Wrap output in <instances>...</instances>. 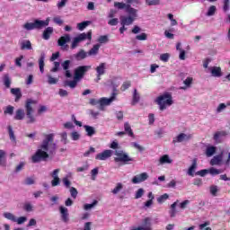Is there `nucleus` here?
<instances>
[{
	"label": "nucleus",
	"instance_id": "2eb2a0df",
	"mask_svg": "<svg viewBox=\"0 0 230 230\" xmlns=\"http://www.w3.org/2000/svg\"><path fill=\"white\" fill-rule=\"evenodd\" d=\"M71 66V60H65L63 63H61V67L65 71V76L66 78H71L73 75H71V70H69V67Z\"/></svg>",
	"mask_w": 230,
	"mask_h": 230
},
{
	"label": "nucleus",
	"instance_id": "9b49d317",
	"mask_svg": "<svg viewBox=\"0 0 230 230\" xmlns=\"http://www.w3.org/2000/svg\"><path fill=\"white\" fill-rule=\"evenodd\" d=\"M60 173V169H55L51 173L50 177H52L51 186L55 188L56 186L60 185V177L58 174Z\"/></svg>",
	"mask_w": 230,
	"mask_h": 230
},
{
	"label": "nucleus",
	"instance_id": "dca6fc26",
	"mask_svg": "<svg viewBox=\"0 0 230 230\" xmlns=\"http://www.w3.org/2000/svg\"><path fill=\"white\" fill-rule=\"evenodd\" d=\"M59 213L61 215V219L65 224H67L69 222V210H67V208L66 207H59Z\"/></svg>",
	"mask_w": 230,
	"mask_h": 230
},
{
	"label": "nucleus",
	"instance_id": "5fc2aeb1",
	"mask_svg": "<svg viewBox=\"0 0 230 230\" xmlns=\"http://www.w3.org/2000/svg\"><path fill=\"white\" fill-rule=\"evenodd\" d=\"M8 132L11 141H15V134L13 133V128L12 126H8Z\"/></svg>",
	"mask_w": 230,
	"mask_h": 230
},
{
	"label": "nucleus",
	"instance_id": "bb28decb",
	"mask_svg": "<svg viewBox=\"0 0 230 230\" xmlns=\"http://www.w3.org/2000/svg\"><path fill=\"white\" fill-rule=\"evenodd\" d=\"M45 58H46V54L41 53V55L40 57V59H39V66H40V73H44V66H45L44 60H45Z\"/></svg>",
	"mask_w": 230,
	"mask_h": 230
},
{
	"label": "nucleus",
	"instance_id": "37998d69",
	"mask_svg": "<svg viewBox=\"0 0 230 230\" xmlns=\"http://www.w3.org/2000/svg\"><path fill=\"white\" fill-rule=\"evenodd\" d=\"M4 218H7V220H11L12 222H17V217L10 212L4 213Z\"/></svg>",
	"mask_w": 230,
	"mask_h": 230
},
{
	"label": "nucleus",
	"instance_id": "864d4df0",
	"mask_svg": "<svg viewBox=\"0 0 230 230\" xmlns=\"http://www.w3.org/2000/svg\"><path fill=\"white\" fill-rule=\"evenodd\" d=\"M224 12H229L230 10V0H224L223 2Z\"/></svg>",
	"mask_w": 230,
	"mask_h": 230
},
{
	"label": "nucleus",
	"instance_id": "13d9d810",
	"mask_svg": "<svg viewBox=\"0 0 230 230\" xmlns=\"http://www.w3.org/2000/svg\"><path fill=\"white\" fill-rule=\"evenodd\" d=\"M183 84L186 85V87H191V84H193V77H187L183 81Z\"/></svg>",
	"mask_w": 230,
	"mask_h": 230
},
{
	"label": "nucleus",
	"instance_id": "a19ab883",
	"mask_svg": "<svg viewBox=\"0 0 230 230\" xmlns=\"http://www.w3.org/2000/svg\"><path fill=\"white\" fill-rule=\"evenodd\" d=\"M121 190H123V183L118 182L116 187L111 190V193H113V195H118Z\"/></svg>",
	"mask_w": 230,
	"mask_h": 230
},
{
	"label": "nucleus",
	"instance_id": "f3484780",
	"mask_svg": "<svg viewBox=\"0 0 230 230\" xmlns=\"http://www.w3.org/2000/svg\"><path fill=\"white\" fill-rule=\"evenodd\" d=\"M23 28L28 31H31V30H40L39 26V20H35L34 22H26L23 25Z\"/></svg>",
	"mask_w": 230,
	"mask_h": 230
},
{
	"label": "nucleus",
	"instance_id": "cd10ccee",
	"mask_svg": "<svg viewBox=\"0 0 230 230\" xmlns=\"http://www.w3.org/2000/svg\"><path fill=\"white\" fill-rule=\"evenodd\" d=\"M14 119H16L18 121L24 119V110H22V109L17 110L15 116H14Z\"/></svg>",
	"mask_w": 230,
	"mask_h": 230
},
{
	"label": "nucleus",
	"instance_id": "f8f14e48",
	"mask_svg": "<svg viewBox=\"0 0 230 230\" xmlns=\"http://www.w3.org/2000/svg\"><path fill=\"white\" fill-rule=\"evenodd\" d=\"M193 137V135L191 134H185V133H180L176 137L172 139V143L175 145V143H182L183 141H190Z\"/></svg>",
	"mask_w": 230,
	"mask_h": 230
},
{
	"label": "nucleus",
	"instance_id": "3c124183",
	"mask_svg": "<svg viewBox=\"0 0 230 230\" xmlns=\"http://www.w3.org/2000/svg\"><path fill=\"white\" fill-rule=\"evenodd\" d=\"M217 12V6L215 5H211L209 8H208V11L207 13V16L208 17H211L213 16V14Z\"/></svg>",
	"mask_w": 230,
	"mask_h": 230
},
{
	"label": "nucleus",
	"instance_id": "0eeeda50",
	"mask_svg": "<svg viewBox=\"0 0 230 230\" xmlns=\"http://www.w3.org/2000/svg\"><path fill=\"white\" fill-rule=\"evenodd\" d=\"M91 69V66H77L74 71V77L75 80H82L84 76H85V73H87Z\"/></svg>",
	"mask_w": 230,
	"mask_h": 230
},
{
	"label": "nucleus",
	"instance_id": "0e129e2a",
	"mask_svg": "<svg viewBox=\"0 0 230 230\" xmlns=\"http://www.w3.org/2000/svg\"><path fill=\"white\" fill-rule=\"evenodd\" d=\"M71 137L73 141H78V139H80V134L76 131H74L71 133Z\"/></svg>",
	"mask_w": 230,
	"mask_h": 230
},
{
	"label": "nucleus",
	"instance_id": "393cba45",
	"mask_svg": "<svg viewBox=\"0 0 230 230\" xmlns=\"http://www.w3.org/2000/svg\"><path fill=\"white\" fill-rule=\"evenodd\" d=\"M159 163L160 164H172V160L170 159V155H164L163 156L160 157Z\"/></svg>",
	"mask_w": 230,
	"mask_h": 230
},
{
	"label": "nucleus",
	"instance_id": "ea45409f",
	"mask_svg": "<svg viewBox=\"0 0 230 230\" xmlns=\"http://www.w3.org/2000/svg\"><path fill=\"white\" fill-rule=\"evenodd\" d=\"M38 24L40 26V30L46 28V26H49V18H47L45 21L38 20Z\"/></svg>",
	"mask_w": 230,
	"mask_h": 230
},
{
	"label": "nucleus",
	"instance_id": "5701e85b",
	"mask_svg": "<svg viewBox=\"0 0 230 230\" xmlns=\"http://www.w3.org/2000/svg\"><path fill=\"white\" fill-rule=\"evenodd\" d=\"M84 130L86 132V136H88V137H93V136H94V134H96V129L93 126L84 125Z\"/></svg>",
	"mask_w": 230,
	"mask_h": 230
},
{
	"label": "nucleus",
	"instance_id": "4be33fe9",
	"mask_svg": "<svg viewBox=\"0 0 230 230\" xmlns=\"http://www.w3.org/2000/svg\"><path fill=\"white\" fill-rule=\"evenodd\" d=\"M11 93L15 96L14 102H19L22 98V93H21V88H12Z\"/></svg>",
	"mask_w": 230,
	"mask_h": 230
},
{
	"label": "nucleus",
	"instance_id": "e2e57ef3",
	"mask_svg": "<svg viewBox=\"0 0 230 230\" xmlns=\"http://www.w3.org/2000/svg\"><path fill=\"white\" fill-rule=\"evenodd\" d=\"M136 39L137 40H146V39H148V36L146 35V33L143 32L140 35H137Z\"/></svg>",
	"mask_w": 230,
	"mask_h": 230
},
{
	"label": "nucleus",
	"instance_id": "69168bd1",
	"mask_svg": "<svg viewBox=\"0 0 230 230\" xmlns=\"http://www.w3.org/2000/svg\"><path fill=\"white\" fill-rule=\"evenodd\" d=\"M98 42H100L101 44H105V42H109V38L107 36H105V35L101 36L98 39Z\"/></svg>",
	"mask_w": 230,
	"mask_h": 230
},
{
	"label": "nucleus",
	"instance_id": "423d86ee",
	"mask_svg": "<svg viewBox=\"0 0 230 230\" xmlns=\"http://www.w3.org/2000/svg\"><path fill=\"white\" fill-rule=\"evenodd\" d=\"M115 155H117V157L114 158L115 163H124V164H127L134 161V158H130V156L123 151H116Z\"/></svg>",
	"mask_w": 230,
	"mask_h": 230
},
{
	"label": "nucleus",
	"instance_id": "c9c22d12",
	"mask_svg": "<svg viewBox=\"0 0 230 230\" xmlns=\"http://www.w3.org/2000/svg\"><path fill=\"white\" fill-rule=\"evenodd\" d=\"M91 24V21H84L83 22L77 23V28L80 31H84L87 26Z\"/></svg>",
	"mask_w": 230,
	"mask_h": 230
},
{
	"label": "nucleus",
	"instance_id": "ddd939ff",
	"mask_svg": "<svg viewBox=\"0 0 230 230\" xmlns=\"http://www.w3.org/2000/svg\"><path fill=\"white\" fill-rule=\"evenodd\" d=\"M148 179V173L146 172H142L140 174H137L134 176L131 180V182L133 184H139L140 182H145Z\"/></svg>",
	"mask_w": 230,
	"mask_h": 230
},
{
	"label": "nucleus",
	"instance_id": "7c9ffc66",
	"mask_svg": "<svg viewBox=\"0 0 230 230\" xmlns=\"http://www.w3.org/2000/svg\"><path fill=\"white\" fill-rule=\"evenodd\" d=\"M220 163H222V155L214 156V157L210 160V164H211V166H215V165H217V164H220Z\"/></svg>",
	"mask_w": 230,
	"mask_h": 230
},
{
	"label": "nucleus",
	"instance_id": "bf43d9fd",
	"mask_svg": "<svg viewBox=\"0 0 230 230\" xmlns=\"http://www.w3.org/2000/svg\"><path fill=\"white\" fill-rule=\"evenodd\" d=\"M160 60H162V62H168V60H170V54L168 53H164L160 56Z\"/></svg>",
	"mask_w": 230,
	"mask_h": 230
},
{
	"label": "nucleus",
	"instance_id": "680f3d73",
	"mask_svg": "<svg viewBox=\"0 0 230 230\" xmlns=\"http://www.w3.org/2000/svg\"><path fill=\"white\" fill-rule=\"evenodd\" d=\"M23 209L24 211H27L28 213H30L31 211H33V206H31V203H25L23 206Z\"/></svg>",
	"mask_w": 230,
	"mask_h": 230
},
{
	"label": "nucleus",
	"instance_id": "f704fd0d",
	"mask_svg": "<svg viewBox=\"0 0 230 230\" xmlns=\"http://www.w3.org/2000/svg\"><path fill=\"white\" fill-rule=\"evenodd\" d=\"M98 51H100V44H95L93 47L88 51V55L91 57L93 55H98Z\"/></svg>",
	"mask_w": 230,
	"mask_h": 230
},
{
	"label": "nucleus",
	"instance_id": "f257e3e1",
	"mask_svg": "<svg viewBox=\"0 0 230 230\" xmlns=\"http://www.w3.org/2000/svg\"><path fill=\"white\" fill-rule=\"evenodd\" d=\"M44 136L45 139L40 145L41 149H38L36 153L31 156V161L34 164L40 163V161H46L48 157H49V154L53 155V154L57 152V144L53 142L55 140V134L50 133Z\"/></svg>",
	"mask_w": 230,
	"mask_h": 230
},
{
	"label": "nucleus",
	"instance_id": "58836bf2",
	"mask_svg": "<svg viewBox=\"0 0 230 230\" xmlns=\"http://www.w3.org/2000/svg\"><path fill=\"white\" fill-rule=\"evenodd\" d=\"M38 24L40 26V30L46 28V26H49V18H47L45 21L38 20Z\"/></svg>",
	"mask_w": 230,
	"mask_h": 230
},
{
	"label": "nucleus",
	"instance_id": "4c0bfd02",
	"mask_svg": "<svg viewBox=\"0 0 230 230\" xmlns=\"http://www.w3.org/2000/svg\"><path fill=\"white\" fill-rule=\"evenodd\" d=\"M225 136H227V132L217 131L214 134L213 139H214V141H217L218 139H220V137H224Z\"/></svg>",
	"mask_w": 230,
	"mask_h": 230
},
{
	"label": "nucleus",
	"instance_id": "6e6552de",
	"mask_svg": "<svg viewBox=\"0 0 230 230\" xmlns=\"http://www.w3.org/2000/svg\"><path fill=\"white\" fill-rule=\"evenodd\" d=\"M129 230H152V218H144L142 221V226H131Z\"/></svg>",
	"mask_w": 230,
	"mask_h": 230
},
{
	"label": "nucleus",
	"instance_id": "4468645a",
	"mask_svg": "<svg viewBox=\"0 0 230 230\" xmlns=\"http://www.w3.org/2000/svg\"><path fill=\"white\" fill-rule=\"evenodd\" d=\"M109 157H112V150H104L102 153L96 155L95 159L97 161H107Z\"/></svg>",
	"mask_w": 230,
	"mask_h": 230
},
{
	"label": "nucleus",
	"instance_id": "8fccbe9b",
	"mask_svg": "<svg viewBox=\"0 0 230 230\" xmlns=\"http://www.w3.org/2000/svg\"><path fill=\"white\" fill-rule=\"evenodd\" d=\"M209 173V169H203L200 171H198L195 175H199V177H206Z\"/></svg>",
	"mask_w": 230,
	"mask_h": 230
},
{
	"label": "nucleus",
	"instance_id": "49530a36",
	"mask_svg": "<svg viewBox=\"0 0 230 230\" xmlns=\"http://www.w3.org/2000/svg\"><path fill=\"white\" fill-rule=\"evenodd\" d=\"M96 204H98V200L94 199L92 204H84V209H85V211H89V209H93Z\"/></svg>",
	"mask_w": 230,
	"mask_h": 230
},
{
	"label": "nucleus",
	"instance_id": "c03bdc74",
	"mask_svg": "<svg viewBox=\"0 0 230 230\" xmlns=\"http://www.w3.org/2000/svg\"><path fill=\"white\" fill-rule=\"evenodd\" d=\"M26 166V162H20L18 165H16L14 169V173H19V172H22V169Z\"/></svg>",
	"mask_w": 230,
	"mask_h": 230
},
{
	"label": "nucleus",
	"instance_id": "6e6d98bb",
	"mask_svg": "<svg viewBox=\"0 0 230 230\" xmlns=\"http://www.w3.org/2000/svg\"><path fill=\"white\" fill-rule=\"evenodd\" d=\"M53 22H55V24H58V26H62V24H64V21L62 20V18H60V16L54 17Z\"/></svg>",
	"mask_w": 230,
	"mask_h": 230
},
{
	"label": "nucleus",
	"instance_id": "a211bd4d",
	"mask_svg": "<svg viewBox=\"0 0 230 230\" xmlns=\"http://www.w3.org/2000/svg\"><path fill=\"white\" fill-rule=\"evenodd\" d=\"M67 42H71V36L69 34H65L64 36H61L58 40V46L61 47H66L67 48Z\"/></svg>",
	"mask_w": 230,
	"mask_h": 230
},
{
	"label": "nucleus",
	"instance_id": "4d7b16f0",
	"mask_svg": "<svg viewBox=\"0 0 230 230\" xmlns=\"http://www.w3.org/2000/svg\"><path fill=\"white\" fill-rule=\"evenodd\" d=\"M70 194H71L72 199H76V197H78V190H76V188L71 187Z\"/></svg>",
	"mask_w": 230,
	"mask_h": 230
},
{
	"label": "nucleus",
	"instance_id": "b1692460",
	"mask_svg": "<svg viewBox=\"0 0 230 230\" xmlns=\"http://www.w3.org/2000/svg\"><path fill=\"white\" fill-rule=\"evenodd\" d=\"M79 82L80 81L76 79V77H74V80L65 82V87H70V89H75L76 85H78Z\"/></svg>",
	"mask_w": 230,
	"mask_h": 230
},
{
	"label": "nucleus",
	"instance_id": "a18cd8bd",
	"mask_svg": "<svg viewBox=\"0 0 230 230\" xmlns=\"http://www.w3.org/2000/svg\"><path fill=\"white\" fill-rule=\"evenodd\" d=\"M15 108L12 105H8L7 107L4 108V114H9V116L13 115V111Z\"/></svg>",
	"mask_w": 230,
	"mask_h": 230
},
{
	"label": "nucleus",
	"instance_id": "412c9836",
	"mask_svg": "<svg viewBox=\"0 0 230 230\" xmlns=\"http://www.w3.org/2000/svg\"><path fill=\"white\" fill-rule=\"evenodd\" d=\"M197 158H194L192 160L191 165L188 170V175H190V177H195V170H197Z\"/></svg>",
	"mask_w": 230,
	"mask_h": 230
},
{
	"label": "nucleus",
	"instance_id": "de8ad7c7",
	"mask_svg": "<svg viewBox=\"0 0 230 230\" xmlns=\"http://www.w3.org/2000/svg\"><path fill=\"white\" fill-rule=\"evenodd\" d=\"M132 85V83L130 81H126L122 84L120 87V91L125 92L127 89H128Z\"/></svg>",
	"mask_w": 230,
	"mask_h": 230
},
{
	"label": "nucleus",
	"instance_id": "2f4dec72",
	"mask_svg": "<svg viewBox=\"0 0 230 230\" xmlns=\"http://www.w3.org/2000/svg\"><path fill=\"white\" fill-rule=\"evenodd\" d=\"M124 130L128 133L130 137H134V131H132V128L128 122H125L124 124Z\"/></svg>",
	"mask_w": 230,
	"mask_h": 230
},
{
	"label": "nucleus",
	"instance_id": "e433bc0d",
	"mask_svg": "<svg viewBox=\"0 0 230 230\" xmlns=\"http://www.w3.org/2000/svg\"><path fill=\"white\" fill-rule=\"evenodd\" d=\"M139 100H140V97H139V93H137V89H135L133 93V100H132L131 105H136V103H139Z\"/></svg>",
	"mask_w": 230,
	"mask_h": 230
},
{
	"label": "nucleus",
	"instance_id": "09e8293b",
	"mask_svg": "<svg viewBox=\"0 0 230 230\" xmlns=\"http://www.w3.org/2000/svg\"><path fill=\"white\" fill-rule=\"evenodd\" d=\"M48 83L49 85H55L56 84H58V79L51 75H48Z\"/></svg>",
	"mask_w": 230,
	"mask_h": 230
},
{
	"label": "nucleus",
	"instance_id": "79ce46f5",
	"mask_svg": "<svg viewBox=\"0 0 230 230\" xmlns=\"http://www.w3.org/2000/svg\"><path fill=\"white\" fill-rule=\"evenodd\" d=\"M146 4L147 6H157L161 4V0H146Z\"/></svg>",
	"mask_w": 230,
	"mask_h": 230
},
{
	"label": "nucleus",
	"instance_id": "1a4fd4ad",
	"mask_svg": "<svg viewBox=\"0 0 230 230\" xmlns=\"http://www.w3.org/2000/svg\"><path fill=\"white\" fill-rule=\"evenodd\" d=\"M137 17V12L135 14H129L128 16H120V24L121 26H130L136 21Z\"/></svg>",
	"mask_w": 230,
	"mask_h": 230
},
{
	"label": "nucleus",
	"instance_id": "603ef678",
	"mask_svg": "<svg viewBox=\"0 0 230 230\" xmlns=\"http://www.w3.org/2000/svg\"><path fill=\"white\" fill-rule=\"evenodd\" d=\"M208 173H210V175H220L222 172L218 169L211 167L210 169H208Z\"/></svg>",
	"mask_w": 230,
	"mask_h": 230
},
{
	"label": "nucleus",
	"instance_id": "c85d7f7f",
	"mask_svg": "<svg viewBox=\"0 0 230 230\" xmlns=\"http://www.w3.org/2000/svg\"><path fill=\"white\" fill-rule=\"evenodd\" d=\"M217 152V147L211 146H208L206 149V155L207 157H211L213 155H215V153Z\"/></svg>",
	"mask_w": 230,
	"mask_h": 230
},
{
	"label": "nucleus",
	"instance_id": "338daca9",
	"mask_svg": "<svg viewBox=\"0 0 230 230\" xmlns=\"http://www.w3.org/2000/svg\"><path fill=\"white\" fill-rule=\"evenodd\" d=\"M63 184L66 186V188H71V181L67 177L63 178Z\"/></svg>",
	"mask_w": 230,
	"mask_h": 230
},
{
	"label": "nucleus",
	"instance_id": "c756f323",
	"mask_svg": "<svg viewBox=\"0 0 230 230\" xmlns=\"http://www.w3.org/2000/svg\"><path fill=\"white\" fill-rule=\"evenodd\" d=\"M96 72L98 76L105 75V63H101L100 66L96 67Z\"/></svg>",
	"mask_w": 230,
	"mask_h": 230
},
{
	"label": "nucleus",
	"instance_id": "7ed1b4c3",
	"mask_svg": "<svg viewBox=\"0 0 230 230\" xmlns=\"http://www.w3.org/2000/svg\"><path fill=\"white\" fill-rule=\"evenodd\" d=\"M33 105H37V101L32 99H27L25 102L26 117L28 119L27 123H35L37 119L33 116Z\"/></svg>",
	"mask_w": 230,
	"mask_h": 230
},
{
	"label": "nucleus",
	"instance_id": "20e7f679",
	"mask_svg": "<svg viewBox=\"0 0 230 230\" xmlns=\"http://www.w3.org/2000/svg\"><path fill=\"white\" fill-rule=\"evenodd\" d=\"M86 39H88V40H92L93 31H89L87 33L83 32L77 37L74 38V40L71 44V49H75V48H78V44H80V42H84V40H86Z\"/></svg>",
	"mask_w": 230,
	"mask_h": 230
},
{
	"label": "nucleus",
	"instance_id": "774afa93",
	"mask_svg": "<svg viewBox=\"0 0 230 230\" xmlns=\"http://www.w3.org/2000/svg\"><path fill=\"white\" fill-rule=\"evenodd\" d=\"M168 198H169L168 194L165 193V194L160 196V197L157 199V202L161 203V202H163L164 200H168Z\"/></svg>",
	"mask_w": 230,
	"mask_h": 230
},
{
	"label": "nucleus",
	"instance_id": "052dcab7",
	"mask_svg": "<svg viewBox=\"0 0 230 230\" xmlns=\"http://www.w3.org/2000/svg\"><path fill=\"white\" fill-rule=\"evenodd\" d=\"M145 195V190L143 189H138L136 192L135 199H141Z\"/></svg>",
	"mask_w": 230,
	"mask_h": 230
},
{
	"label": "nucleus",
	"instance_id": "f03ea898",
	"mask_svg": "<svg viewBox=\"0 0 230 230\" xmlns=\"http://www.w3.org/2000/svg\"><path fill=\"white\" fill-rule=\"evenodd\" d=\"M155 102L159 105L160 111H166L167 107L173 105V98L169 93H165L156 98Z\"/></svg>",
	"mask_w": 230,
	"mask_h": 230
},
{
	"label": "nucleus",
	"instance_id": "aec40b11",
	"mask_svg": "<svg viewBox=\"0 0 230 230\" xmlns=\"http://www.w3.org/2000/svg\"><path fill=\"white\" fill-rule=\"evenodd\" d=\"M53 27H47L42 34V39H44V40H49L51 35H53Z\"/></svg>",
	"mask_w": 230,
	"mask_h": 230
},
{
	"label": "nucleus",
	"instance_id": "a878e982",
	"mask_svg": "<svg viewBox=\"0 0 230 230\" xmlns=\"http://www.w3.org/2000/svg\"><path fill=\"white\" fill-rule=\"evenodd\" d=\"M75 58L77 60H84V58H87V52H85L84 49H81L75 55Z\"/></svg>",
	"mask_w": 230,
	"mask_h": 230
},
{
	"label": "nucleus",
	"instance_id": "473e14b6",
	"mask_svg": "<svg viewBox=\"0 0 230 230\" xmlns=\"http://www.w3.org/2000/svg\"><path fill=\"white\" fill-rule=\"evenodd\" d=\"M4 85L6 89H10V85H12V79H10V75L8 74L4 75Z\"/></svg>",
	"mask_w": 230,
	"mask_h": 230
},
{
	"label": "nucleus",
	"instance_id": "39448f33",
	"mask_svg": "<svg viewBox=\"0 0 230 230\" xmlns=\"http://www.w3.org/2000/svg\"><path fill=\"white\" fill-rule=\"evenodd\" d=\"M114 6L119 10H126V13H128V15H136V12H137V10L132 7V5L127 4L123 2H115Z\"/></svg>",
	"mask_w": 230,
	"mask_h": 230
},
{
	"label": "nucleus",
	"instance_id": "72a5a7b5",
	"mask_svg": "<svg viewBox=\"0 0 230 230\" xmlns=\"http://www.w3.org/2000/svg\"><path fill=\"white\" fill-rule=\"evenodd\" d=\"M21 49L24 51V49H32L31 41L24 40L21 43Z\"/></svg>",
	"mask_w": 230,
	"mask_h": 230
},
{
	"label": "nucleus",
	"instance_id": "9d476101",
	"mask_svg": "<svg viewBox=\"0 0 230 230\" xmlns=\"http://www.w3.org/2000/svg\"><path fill=\"white\" fill-rule=\"evenodd\" d=\"M116 96H118V93H112L109 99L105 97L101 98L99 100L100 110L103 111V107L110 105L111 102H114V100H116Z\"/></svg>",
	"mask_w": 230,
	"mask_h": 230
},
{
	"label": "nucleus",
	"instance_id": "6ab92c4d",
	"mask_svg": "<svg viewBox=\"0 0 230 230\" xmlns=\"http://www.w3.org/2000/svg\"><path fill=\"white\" fill-rule=\"evenodd\" d=\"M210 73L212 76H215L216 78H220V76H222V68L219 66H212L210 68Z\"/></svg>",
	"mask_w": 230,
	"mask_h": 230
}]
</instances>
